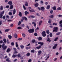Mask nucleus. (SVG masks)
Listing matches in <instances>:
<instances>
[{
  "label": "nucleus",
  "mask_w": 62,
  "mask_h": 62,
  "mask_svg": "<svg viewBox=\"0 0 62 62\" xmlns=\"http://www.w3.org/2000/svg\"><path fill=\"white\" fill-rule=\"evenodd\" d=\"M38 39L39 40H41L42 39V38L41 37H40Z\"/></svg>",
  "instance_id": "nucleus-46"
},
{
  "label": "nucleus",
  "mask_w": 62,
  "mask_h": 62,
  "mask_svg": "<svg viewBox=\"0 0 62 62\" xmlns=\"http://www.w3.org/2000/svg\"><path fill=\"white\" fill-rule=\"evenodd\" d=\"M31 61H32V60L31 59H30L28 61V62H31Z\"/></svg>",
  "instance_id": "nucleus-58"
},
{
  "label": "nucleus",
  "mask_w": 62,
  "mask_h": 62,
  "mask_svg": "<svg viewBox=\"0 0 62 62\" xmlns=\"http://www.w3.org/2000/svg\"><path fill=\"white\" fill-rule=\"evenodd\" d=\"M17 56H18L19 57H20L21 56V54H18V55H17Z\"/></svg>",
  "instance_id": "nucleus-44"
},
{
  "label": "nucleus",
  "mask_w": 62,
  "mask_h": 62,
  "mask_svg": "<svg viewBox=\"0 0 62 62\" xmlns=\"http://www.w3.org/2000/svg\"><path fill=\"white\" fill-rule=\"evenodd\" d=\"M22 36L23 37H25L26 36L25 34L24 33H23L22 34Z\"/></svg>",
  "instance_id": "nucleus-39"
},
{
  "label": "nucleus",
  "mask_w": 62,
  "mask_h": 62,
  "mask_svg": "<svg viewBox=\"0 0 62 62\" xmlns=\"http://www.w3.org/2000/svg\"><path fill=\"white\" fill-rule=\"evenodd\" d=\"M12 37L11 36H10V35L8 36V38H9V39H11Z\"/></svg>",
  "instance_id": "nucleus-51"
},
{
  "label": "nucleus",
  "mask_w": 62,
  "mask_h": 62,
  "mask_svg": "<svg viewBox=\"0 0 62 62\" xmlns=\"http://www.w3.org/2000/svg\"><path fill=\"white\" fill-rule=\"evenodd\" d=\"M41 46H39L36 47V49H40V48H41Z\"/></svg>",
  "instance_id": "nucleus-23"
},
{
  "label": "nucleus",
  "mask_w": 62,
  "mask_h": 62,
  "mask_svg": "<svg viewBox=\"0 0 62 62\" xmlns=\"http://www.w3.org/2000/svg\"><path fill=\"white\" fill-rule=\"evenodd\" d=\"M58 39V37L54 39V41H57V40Z\"/></svg>",
  "instance_id": "nucleus-38"
},
{
  "label": "nucleus",
  "mask_w": 62,
  "mask_h": 62,
  "mask_svg": "<svg viewBox=\"0 0 62 62\" xmlns=\"http://www.w3.org/2000/svg\"><path fill=\"white\" fill-rule=\"evenodd\" d=\"M10 30V29H7L6 30H5V32H8Z\"/></svg>",
  "instance_id": "nucleus-19"
},
{
  "label": "nucleus",
  "mask_w": 62,
  "mask_h": 62,
  "mask_svg": "<svg viewBox=\"0 0 62 62\" xmlns=\"http://www.w3.org/2000/svg\"><path fill=\"white\" fill-rule=\"evenodd\" d=\"M58 17H62V15H58Z\"/></svg>",
  "instance_id": "nucleus-56"
},
{
  "label": "nucleus",
  "mask_w": 62,
  "mask_h": 62,
  "mask_svg": "<svg viewBox=\"0 0 62 62\" xmlns=\"http://www.w3.org/2000/svg\"><path fill=\"white\" fill-rule=\"evenodd\" d=\"M22 29V28L20 27H17V29Z\"/></svg>",
  "instance_id": "nucleus-50"
},
{
  "label": "nucleus",
  "mask_w": 62,
  "mask_h": 62,
  "mask_svg": "<svg viewBox=\"0 0 62 62\" xmlns=\"http://www.w3.org/2000/svg\"><path fill=\"white\" fill-rule=\"evenodd\" d=\"M46 32L47 33V34H49L50 33V31H49V30H46Z\"/></svg>",
  "instance_id": "nucleus-11"
},
{
  "label": "nucleus",
  "mask_w": 62,
  "mask_h": 62,
  "mask_svg": "<svg viewBox=\"0 0 62 62\" xmlns=\"http://www.w3.org/2000/svg\"><path fill=\"white\" fill-rule=\"evenodd\" d=\"M58 28L57 27H54V30H53V32H57V29Z\"/></svg>",
  "instance_id": "nucleus-2"
},
{
  "label": "nucleus",
  "mask_w": 62,
  "mask_h": 62,
  "mask_svg": "<svg viewBox=\"0 0 62 62\" xmlns=\"http://www.w3.org/2000/svg\"><path fill=\"white\" fill-rule=\"evenodd\" d=\"M50 8V5H47L46 7V9H48Z\"/></svg>",
  "instance_id": "nucleus-22"
},
{
  "label": "nucleus",
  "mask_w": 62,
  "mask_h": 62,
  "mask_svg": "<svg viewBox=\"0 0 62 62\" xmlns=\"http://www.w3.org/2000/svg\"><path fill=\"white\" fill-rule=\"evenodd\" d=\"M49 35L50 37H52L53 36V34H52V33H50Z\"/></svg>",
  "instance_id": "nucleus-49"
},
{
  "label": "nucleus",
  "mask_w": 62,
  "mask_h": 62,
  "mask_svg": "<svg viewBox=\"0 0 62 62\" xmlns=\"http://www.w3.org/2000/svg\"><path fill=\"white\" fill-rule=\"evenodd\" d=\"M7 61H8V62H10V61L8 59H6Z\"/></svg>",
  "instance_id": "nucleus-45"
},
{
  "label": "nucleus",
  "mask_w": 62,
  "mask_h": 62,
  "mask_svg": "<svg viewBox=\"0 0 62 62\" xmlns=\"http://www.w3.org/2000/svg\"><path fill=\"white\" fill-rule=\"evenodd\" d=\"M23 18H24V19L25 21H27V18L25 17H23Z\"/></svg>",
  "instance_id": "nucleus-41"
},
{
  "label": "nucleus",
  "mask_w": 62,
  "mask_h": 62,
  "mask_svg": "<svg viewBox=\"0 0 62 62\" xmlns=\"http://www.w3.org/2000/svg\"><path fill=\"white\" fill-rule=\"evenodd\" d=\"M5 44L4 43H3L2 45V47H4V46H5Z\"/></svg>",
  "instance_id": "nucleus-62"
},
{
  "label": "nucleus",
  "mask_w": 62,
  "mask_h": 62,
  "mask_svg": "<svg viewBox=\"0 0 62 62\" xmlns=\"http://www.w3.org/2000/svg\"><path fill=\"white\" fill-rule=\"evenodd\" d=\"M16 47H18V43L17 42H16Z\"/></svg>",
  "instance_id": "nucleus-34"
},
{
  "label": "nucleus",
  "mask_w": 62,
  "mask_h": 62,
  "mask_svg": "<svg viewBox=\"0 0 62 62\" xmlns=\"http://www.w3.org/2000/svg\"><path fill=\"white\" fill-rule=\"evenodd\" d=\"M38 44H40L41 45V46H42V45H43L44 43L43 42H39L38 43Z\"/></svg>",
  "instance_id": "nucleus-7"
},
{
  "label": "nucleus",
  "mask_w": 62,
  "mask_h": 62,
  "mask_svg": "<svg viewBox=\"0 0 62 62\" xmlns=\"http://www.w3.org/2000/svg\"><path fill=\"white\" fill-rule=\"evenodd\" d=\"M51 22H52V19H49L48 20V23H51Z\"/></svg>",
  "instance_id": "nucleus-15"
},
{
  "label": "nucleus",
  "mask_w": 62,
  "mask_h": 62,
  "mask_svg": "<svg viewBox=\"0 0 62 62\" xmlns=\"http://www.w3.org/2000/svg\"><path fill=\"white\" fill-rule=\"evenodd\" d=\"M22 23V22L21 21H19L18 23V25H20V24H21Z\"/></svg>",
  "instance_id": "nucleus-32"
},
{
  "label": "nucleus",
  "mask_w": 62,
  "mask_h": 62,
  "mask_svg": "<svg viewBox=\"0 0 62 62\" xmlns=\"http://www.w3.org/2000/svg\"><path fill=\"white\" fill-rule=\"evenodd\" d=\"M53 25H57V23H53Z\"/></svg>",
  "instance_id": "nucleus-35"
},
{
  "label": "nucleus",
  "mask_w": 62,
  "mask_h": 62,
  "mask_svg": "<svg viewBox=\"0 0 62 62\" xmlns=\"http://www.w3.org/2000/svg\"><path fill=\"white\" fill-rule=\"evenodd\" d=\"M31 52L32 53H34L35 52V50L34 49L32 50L31 51Z\"/></svg>",
  "instance_id": "nucleus-28"
},
{
  "label": "nucleus",
  "mask_w": 62,
  "mask_h": 62,
  "mask_svg": "<svg viewBox=\"0 0 62 62\" xmlns=\"http://www.w3.org/2000/svg\"><path fill=\"white\" fill-rule=\"evenodd\" d=\"M11 50V49L9 48H8V49L7 50V52L8 53L9 52H10Z\"/></svg>",
  "instance_id": "nucleus-10"
},
{
  "label": "nucleus",
  "mask_w": 62,
  "mask_h": 62,
  "mask_svg": "<svg viewBox=\"0 0 62 62\" xmlns=\"http://www.w3.org/2000/svg\"><path fill=\"white\" fill-rule=\"evenodd\" d=\"M16 56H17V55H13L12 56V57H13V58H15L16 57Z\"/></svg>",
  "instance_id": "nucleus-21"
},
{
  "label": "nucleus",
  "mask_w": 62,
  "mask_h": 62,
  "mask_svg": "<svg viewBox=\"0 0 62 62\" xmlns=\"http://www.w3.org/2000/svg\"><path fill=\"white\" fill-rule=\"evenodd\" d=\"M28 31L30 33H32L34 32V29H32L28 30Z\"/></svg>",
  "instance_id": "nucleus-1"
},
{
  "label": "nucleus",
  "mask_w": 62,
  "mask_h": 62,
  "mask_svg": "<svg viewBox=\"0 0 62 62\" xmlns=\"http://www.w3.org/2000/svg\"><path fill=\"white\" fill-rule=\"evenodd\" d=\"M25 26V25H24V24H21V27H24Z\"/></svg>",
  "instance_id": "nucleus-37"
},
{
  "label": "nucleus",
  "mask_w": 62,
  "mask_h": 62,
  "mask_svg": "<svg viewBox=\"0 0 62 62\" xmlns=\"http://www.w3.org/2000/svg\"><path fill=\"white\" fill-rule=\"evenodd\" d=\"M49 17L51 18L52 19H53V18H54V15H51L49 16Z\"/></svg>",
  "instance_id": "nucleus-26"
},
{
  "label": "nucleus",
  "mask_w": 62,
  "mask_h": 62,
  "mask_svg": "<svg viewBox=\"0 0 62 62\" xmlns=\"http://www.w3.org/2000/svg\"><path fill=\"white\" fill-rule=\"evenodd\" d=\"M29 10L30 12H35V11L32 9H31V10L29 9Z\"/></svg>",
  "instance_id": "nucleus-20"
},
{
  "label": "nucleus",
  "mask_w": 62,
  "mask_h": 62,
  "mask_svg": "<svg viewBox=\"0 0 62 62\" xmlns=\"http://www.w3.org/2000/svg\"><path fill=\"white\" fill-rule=\"evenodd\" d=\"M41 51L40 50H39L38 51V55H39L41 54Z\"/></svg>",
  "instance_id": "nucleus-13"
},
{
  "label": "nucleus",
  "mask_w": 62,
  "mask_h": 62,
  "mask_svg": "<svg viewBox=\"0 0 62 62\" xmlns=\"http://www.w3.org/2000/svg\"><path fill=\"white\" fill-rule=\"evenodd\" d=\"M46 32L45 31H44L42 32V35L43 37H45L46 36V34L45 33Z\"/></svg>",
  "instance_id": "nucleus-3"
},
{
  "label": "nucleus",
  "mask_w": 62,
  "mask_h": 62,
  "mask_svg": "<svg viewBox=\"0 0 62 62\" xmlns=\"http://www.w3.org/2000/svg\"><path fill=\"white\" fill-rule=\"evenodd\" d=\"M39 6V3L37 2H35V3L34 6L35 7H38Z\"/></svg>",
  "instance_id": "nucleus-6"
},
{
  "label": "nucleus",
  "mask_w": 62,
  "mask_h": 62,
  "mask_svg": "<svg viewBox=\"0 0 62 62\" xmlns=\"http://www.w3.org/2000/svg\"><path fill=\"white\" fill-rule=\"evenodd\" d=\"M4 12H5V11H3L1 12L0 14L3 15V14H4Z\"/></svg>",
  "instance_id": "nucleus-42"
},
{
  "label": "nucleus",
  "mask_w": 62,
  "mask_h": 62,
  "mask_svg": "<svg viewBox=\"0 0 62 62\" xmlns=\"http://www.w3.org/2000/svg\"><path fill=\"white\" fill-rule=\"evenodd\" d=\"M60 24H61V23H62V20H61L60 22H59Z\"/></svg>",
  "instance_id": "nucleus-64"
},
{
  "label": "nucleus",
  "mask_w": 62,
  "mask_h": 62,
  "mask_svg": "<svg viewBox=\"0 0 62 62\" xmlns=\"http://www.w3.org/2000/svg\"><path fill=\"white\" fill-rule=\"evenodd\" d=\"M60 32H59V33L56 34L57 35H59L60 34Z\"/></svg>",
  "instance_id": "nucleus-59"
},
{
  "label": "nucleus",
  "mask_w": 62,
  "mask_h": 62,
  "mask_svg": "<svg viewBox=\"0 0 62 62\" xmlns=\"http://www.w3.org/2000/svg\"><path fill=\"white\" fill-rule=\"evenodd\" d=\"M49 57H50V55L49 54H47L46 55V56L45 57V58H46L45 60H47V59H48Z\"/></svg>",
  "instance_id": "nucleus-4"
},
{
  "label": "nucleus",
  "mask_w": 62,
  "mask_h": 62,
  "mask_svg": "<svg viewBox=\"0 0 62 62\" xmlns=\"http://www.w3.org/2000/svg\"><path fill=\"white\" fill-rule=\"evenodd\" d=\"M53 9L54 10H55L56 9V7L55 6L54 7H53Z\"/></svg>",
  "instance_id": "nucleus-40"
},
{
  "label": "nucleus",
  "mask_w": 62,
  "mask_h": 62,
  "mask_svg": "<svg viewBox=\"0 0 62 62\" xmlns=\"http://www.w3.org/2000/svg\"><path fill=\"white\" fill-rule=\"evenodd\" d=\"M23 17L22 18V19H21V22H23V20H24V18H23Z\"/></svg>",
  "instance_id": "nucleus-53"
},
{
  "label": "nucleus",
  "mask_w": 62,
  "mask_h": 62,
  "mask_svg": "<svg viewBox=\"0 0 62 62\" xmlns=\"http://www.w3.org/2000/svg\"><path fill=\"white\" fill-rule=\"evenodd\" d=\"M40 8L41 10H44V9H45L44 7H41Z\"/></svg>",
  "instance_id": "nucleus-17"
},
{
  "label": "nucleus",
  "mask_w": 62,
  "mask_h": 62,
  "mask_svg": "<svg viewBox=\"0 0 62 62\" xmlns=\"http://www.w3.org/2000/svg\"><path fill=\"white\" fill-rule=\"evenodd\" d=\"M14 36L15 38H17V34L16 33L14 35Z\"/></svg>",
  "instance_id": "nucleus-9"
},
{
  "label": "nucleus",
  "mask_w": 62,
  "mask_h": 62,
  "mask_svg": "<svg viewBox=\"0 0 62 62\" xmlns=\"http://www.w3.org/2000/svg\"><path fill=\"white\" fill-rule=\"evenodd\" d=\"M7 4L8 5H11L13 4L12 2V1L10 0L8 2Z\"/></svg>",
  "instance_id": "nucleus-5"
},
{
  "label": "nucleus",
  "mask_w": 62,
  "mask_h": 62,
  "mask_svg": "<svg viewBox=\"0 0 62 62\" xmlns=\"http://www.w3.org/2000/svg\"><path fill=\"white\" fill-rule=\"evenodd\" d=\"M7 46H3V47H2V48H3V50H6V49L7 48Z\"/></svg>",
  "instance_id": "nucleus-8"
},
{
  "label": "nucleus",
  "mask_w": 62,
  "mask_h": 62,
  "mask_svg": "<svg viewBox=\"0 0 62 62\" xmlns=\"http://www.w3.org/2000/svg\"><path fill=\"white\" fill-rule=\"evenodd\" d=\"M32 23L34 25V26H36V24L34 22H33Z\"/></svg>",
  "instance_id": "nucleus-33"
},
{
  "label": "nucleus",
  "mask_w": 62,
  "mask_h": 62,
  "mask_svg": "<svg viewBox=\"0 0 62 62\" xmlns=\"http://www.w3.org/2000/svg\"><path fill=\"white\" fill-rule=\"evenodd\" d=\"M3 9V6H0V10H2Z\"/></svg>",
  "instance_id": "nucleus-25"
},
{
  "label": "nucleus",
  "mask_w": 62,
  "mask_h": 62,
  "mask_svg": "<svg viewBox=\"0 0 62 62\" xmlns=\"http://www.w3.org/2000/svg\"><path fill=\"white\" fill-rule=\"evenodd\" d=\"M25 6H28V3L26 1L25 2Z\"/></svg>",
  "instance_id": "nucleus-27"
},
{
  "label": "nucleus",
  "mask_w": 62,
  "mask_h": 62,
  "mask_svg": "<svg viewBox=\"0 0 62 62\" xmlns=\"http://www.w3.org/2000/svg\"><path fill=\"white\" fill-rule=\"evenodd\" d=\"M21 48V49H23L24 48V46L22 45L20 46Z\"/></svg>",
  "instance_id": "nucleus-36"
},
{
  "label": "nucleus",
  "mask_w": 62,
  "mask_h": 62,
  "mask_svg": "<svg viewBox=\"0 0 62 62\" xmlns=\"http://www.w3.org/2000/svg\"><path fill=\"white\" fill-rule=\"evenodd\" d=\"M3 40L4 43H7V40H6V39H3Z\"/></svg>",
  "instance_id": "nucleus-31"
},
{
  "label": "nucleus",
  "mask_w": 62,
  "mask_h": 62,
  "mask_svg": "<svg viewBox=\"0 0 62 62\" xmlns=\"http://www.w3.org/2000/svg\"><path fill=\"white\" fill-rule=\"evenodd\" d=\"M40 4H41V5H43V4H44V3L43 2L42 0L40 1Z\"/></svg>",
  "instance_id": "nucleus-18"
},
{
  "label": "nucleus",
  "mask_w": 62,
  "mask_h": 62,
  "mask_svg": "<svg viewBox=\"0 0 62 62\" xmlns=\"http://www.w3.org/2000/svg\"><path fill=\"white\" fill-rule=\"evenodd\" d=\"M47 41L49 42H51V41L50 40V39L49 38H48L47 39Z\"/></svg>",
  "instance_id": "nucleus-47"
},
{
  "label": "nucleus",
  "mask_w": 62,
  "mask_h": 62,
  "mask_svg": "<svg viewBox=\"0 0 62 62\" xmlns=\"http://www.w3.org/2000/svg\"><path fill=\"white\" fill-rule=\"evenodd\" d=\"M22 39L21 38H20L19 39H18V40H21Z\"/></svg>",
  "instance_id": "nucleus-60"
},
{
  "label": "nucleus",
  "mask_w": 62,
  "mask_h": 62,
  "mask_svg": "<svg viewBox=\"0 0 62 62\" xmlns=\"http://www.w3.org/2000/svg\"><path fill=\"white\" fill-rule=\"evenodd\" d=\"M42 23V21H39V26L41 25V24Z\"/></svg>",
  "instance_id": "nucleus-14"
},
{
  "label": "nucleus",
  "mask_w": 62,
  "mask_h": 62,
  "mask_svg": "<svg viewBox=\"0 0 62 62\" xmlns=\"http://www.w3.org/2000/svg\"><path fill=\"white\" fill-rule=\"evenodd\" d=\"M8 14H9V15L11 16V15H12V12H9L8 13Z\"/></svg>",
  "instance_id": "nucleus-30"
},
{
  "label": "nucleus",
  "mask_w": 62,
  "mask_h": 62,
  "mask_svg": "<svg viewBox=\"0 0 62 62\" xmlns=\"http://www.w3.org/2000/svg\"><path fill=\"white\" fill-rule=\"evenodd\" d=\"M32 42H33V43H34L35 42V40H33L32 41Z\"/></svg>",
  "instance_id": "nucleus-61"
},
{
  "label": "nucleus",
  "mask_w": 62,
  "mask_h": 62,
  "mask_svg": "<svg viewBox=\"0 0 62 62\" xmlns=\"http://www.w3.org/2000/svg\"><path fill=\"white\" fill-rule=\"evenodd\" d=\"M16 13V9H14V10H13V14H15Z\"/></svg>",
  "instance_id": "nucleus-12"
},
{
  "label": "nucleus",
  "mask_w": 62,
  "mask_h": 62,
  "mask_svg": "<svg viewBox=\"0 0 62 62\" xmlns=\"http://www.w3.org/2000/svg\"><path fill=\"white\" fill-rule=\"evenodd\" d=\"M13 8V5H11L10 6V9H12Z\"/></svg>",
  "instance_id": "nucleus-16"
},
{
  "label": "nucleus",
  "mask_w": 62,
  "mask_h": 62,
  "mask_svg": "<svg viewBox=\"0 0 62 62\" xmlns=\"http://www.w3.org/2000/svg\"><path fill=\"white\" fill-rule=\"evenodd\" d=\"M19 15L20 16V17H22V15L21 12H19Z\"/></svg>",
  "instance_id": "nucleus-24"
},
{
  "label": "nucleus",
  "mask_w": 62,
  "mask_h": 62,
  "mask_svg": "<svg viewBox=\"0 0 62 62\" xmlns=\"http://www.w3.org/2000/svg\"><path fill=\"white\" fill-rule=\"evenodd\" d=\"M3 15L2 14H0V18H2V17H3Z\"/></svg>",
  "instance_id": "nucleus-43"
},
{
  "label": "nucleus",
  "mask_w": 62,
  "mask_h": 62,
  "mask_svg": "<svg viewBox=\"0 0 62 62\" xmlns=\"http://www.w3.org/2000/svg\"><path fill=\"white\" fill-rule=\"evenodd\" d=\"M9 7V5H7L6 6V8H8Z\"/></svg>",
  "instance_id": "nucleus-55"
},
{
  "label": "nucleus",
  "mask_w": 62,
  "mask_h": 62,
  "mask_svg": "<svg viewBox=\"0 0 62 62\" xmlns=\"http://www.w3.org/2000/svg\"><path fill=\"white\" fill-rule=\"evenodd\" d=\"M25 14L26 15L27 14H29V13L26 11H25Z\"/></svg>",
  "instance_id": "nucleus-29"
},
{
  "label": "nucleus",
  "mask_w": 62,
  "mask_h": 62,
  "mask_svg": "<svg viewBox=\"0 0 62 62\" xmlns=\"http://www.w3.org/2000/svg\"><path fill=\"white\" fill-rule=\"evenodd\" d=\"M18 53V52L16 51H15V52L14 53V54H17Z\"/></svg>",
  "instance_id": "nucleus-52"
},
{
  "label": "nucleus",
  "mask_w": 62,
  "mask_h": 62,
  "mask_svg": "<svg viewBox=\"0 0 62 62\" xmlns=\"http://www.w3.org/2000/svg\"><path fill=\"white\" fill-rule=\"evenodd\" d=\"M31 18H35V16H30Z\"/></svg>",
  "instance_id": "nucleus-57"
},
{
  "label": "nucleus",
  "mask_w": 62,
  "mask_h": 62,
  "mask_svg": "<svg viewBox=\"0 0 62 62\" xmlns=\"http://www.w3.org/2000/svg\"><path fill=\"white\" fill-rule=\"evenodd\" d=\"M50 13L51 14H52V13H53V11L52 10L51 11H50Z\"/></svg>",
  "instance_id": "nucleus-63"
},
{
  "label": "nucleus",
  "mask_w": 62,
  "mask_h": 62,
  "mask_svg": "<svg viewBox=\"0 0 62 62\" xmlns=\"http://www.w3.org/2000/svg\"><path fill=\"white\" fill-rule=\"evenodd\" d=\"M58 10H60L61 9V8L60 7H59L57 8Z\"/></svg>",
  "instance_id": "nucleus-54"
},
{
  "label": "nucleus",
  "mask_w": 62,
  "mask_h": 62,
  "mask_svg": "<svg viewBox=\"0 0 62 62\" xmlns=\"http://www.w3.org/2000/svg\"><path fill=\"white\" fill-rule=\"evenodd\" d=\"M30 55V53H27V56H29Z\"/></svg>",
  "instance_id": "nucleus-48"
}]
</instances>
